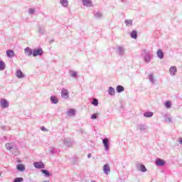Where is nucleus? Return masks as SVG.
I'll use <instances>...</instances> for the list:
<instances>
[{
    "mask_svg": "<svg viewBox=\"0 0 182 182\" xmlns=\"http://www.w3.org/2000/svg\"><path fill=\"white\" fill-rule=\"evenodd\" d=\"M142 56L144 58V62H146V63H150V61L151 60V54H150V53L144 50L142 52Z\"/></svg>",
    "mask_w": 182,
    "mask_h": 182,
    "instance_id": "obj_1",
    "label": "nucleus"
},
{
    "mask_svg": "<svg viewBox=\"0 0 182 182\" xmlns=\"http://www.w3.org/2000/svg\"><path fill=\"white\" fill-rule=\"evenodd\" d=\"M43 55V50L42 48H38L33 50V56L36 58V56H42Z\"/></svg>",
    "mask_w": 182,
    "mask_h": 182,
    "instance_id": "obj_2",
    "label": "nucleus"
},
{
    "mask_svg": "<svg viewBox=\"0 0 182 182\" xmlns=\"http://www.w3.org/2000/svg\"><path fill=\"white\" fill-rule=\"evenodd\" d=\"M0 106L1 109H8L9 107V102L5 99H1L0 100Z\"/></svg>",
    "mask_w": 182,
    "mask_h": 182,
    "instance_id": "obj_3",
    "label": "nucleus"
},
{
    "mask_svg": "<svg viewBox=\"0 0 182 182\" xmlns=\"http://www.w3.org/2000/svg\"><path fill=\"white\" fill-rule=\"evenodd\" d=\"M61 97H63V99H65V100L69 99V90H68V89H65V88L62 89Z\"/></svg>",
    "mask_w": 182,
    "mask_h": 182,
    "instance_id": "obj_4",
    "label": "nucleus"
},
{
    "mask_svg": "<svg viewBox=\"0 0 182 182\" xmlns=\"http://www.w3.org/2000/svg\"><path fill=\"white\" fill-rule=\"evenodd\" d=\"M117 53L119 56H123L124 55V53H126V48H124V47H123V46H119L117 48Z\"/></svg>",
    "mask_w": 182,
    "mask_h": 182,
    "instance_id": "obj_5",
    "label": "nucleus"
},
{
    "mask_svg": "<svg viewBox=\"0 0 182 182\" xmlns=\"http://www.w3.org/2000/svg\"><path fill=\"white\" fill-rule=\"evenodd\" d=\"M102 144L104 145L105 151H109V149H110L109 146V139L108 138L103 139Z\"/></svg>",
    "mask_w": 182,
    "mask_h": 182,
    "instance_id": "obj_6",
    "label": "nucleus"
},
{
    "mask_svg": "<svg viewBox=\"0 0 182 182\" xmlns=\"http://www.w3.org/2000/svg\"><path fill=\"white\" fill-rule=\"evenodd\" d=\"M66 114L69 117H73L74 116H76V109L70 108L67 111Z\"/></svg>",
    "mask_w": 182,
    "mask_h": 182,
    "instance_id": "obj_7",
    "label": "nucleus"
},
{
    "mask_svg": "<svg viewBox=\"0 0 182 182\" xmlns=\"http://www.w3.org/2000/svg\"><path fill=\"white\" fill-rule=\"evenodd\" d=\"M156 166L158 167H163L166 164V161L161 159H156L155 161Z\"/></svg>",
    "mask_w": 182,
    "mask_h": 182,
    "instance_id": "obj_8",
    "label": "nucleus"
},
{
    "mask_svg": "<svg viewBox=\"0 0 182 182\" xmlns=\"http://www.w3.org/2000/svg\"><path fill=\"white\" fill-rule=\"evenodd\" d=\"M82 2L84 6H87V8L93 6V2H92V0H82Z\"/></svg>",
    "mask_w": 182,
    "mask_h": 182,
    "instance_id": "obj_9",
    "label": "nucleus"
},
{
    "mask_svg": "<svg viewBox=\"0 0 182 182\" xmlns=\"http://www.w3.org/2000/svg\"><path fill=\"white\" fill-rule=\"evenodd\" d=\"M24 53L26 56H32V55H33V50L29 47H26L24 49Z\"/></svg>",
    "mask_w": 182,
    "mask_h": 182,
    "instance_id": "obj_10",
    "label": "nucleus"
},
{
    "mask_svg": "<svg viewBox=\"0 0 182 182\" xmlns=\"http://www.w3.org/2000/svg\"><path fill=\"white\" fill-rule=\"evenodd\" d=\"M169 73L171 76H176L177 73V67H176L175 65L171 66L169 68Z\"/></svg>",
    "mask_w": 182,
    "mask_h": 182,
    "instance_id": "obj_11",
    "label": "nucleus"
},
{
    "mask_svg": "<svg viewBox=\"0 0 182 182\" xmlns=\"http://www.w3.org/2000/svg\"><path fill=\"white\" fill-rule=\"evenodd\" d=\"M136 168L137 170L141 171L142 173H146V171H147V168H146V166L141 164H139L136 166Z\"/></svg>",
    "mask_w": 182,
    "mask_h": 182,
    "instance_id": "obj_12",
    "label": "nucleus"
},
{
    "mask_svg": "<svg viewBox=\"0 0 182 182\" xmlns=\"http://www.w3.org/2000/svg\"><path fill=\"white\" fill-rule=\"evenodd\" d=\"M33 166L36 168H45V164L43 162H34Z\"/></svg>",
    "mask_w": 182,
    "mask_h": 182,
    "instance_id": "obj_13",
    "label": "nucleus"
},
{
    "mask_svg": "<svg viewBox=\"0 0 182 182\" xmlns=\"http://www.w3.org/2000/svg\"><path fill=\"white\" fill-rule=\"evenodd\" d=\"M103 171L105 174H107V175L109 174V173H110V166H109L108 164H106L104 165Z\"/></svg>",
    "mask_w": 182,
    "mask_h": 182,
    "instance_id": "obj_14",
    "label": "nucleus"
},
{
    "mask_svg": "<svg viewBox=\"0 0 182 182\" xmlns=\"http://www.w3.org/2000/svg\"><path fill=\"white\" fill-rule=\"evenodd\" d=\"M5 147L6 150L11 151L14 147H15V143L11 142V143H7L5 144Z\"/></svg>",
    "mask_w": 182,
    "mask_h": 182,
    "instance_id": "obj_15",
    "label": "nucleus"
},
{
    "mask_svg": "<svg viewBox=\"0 0 182 182\" xmlns=\"http://www.w3.org/2000/svg\"><path fill=\"white\" fill-rule=\"evenodd\" d=\"M64 144L65 146H67V147H72V144H73V142H72V140L70 139H65L64 140Z\"/></svg>",
    "mask_w": 182,
    "mask_h": 182,
    "instance_id": "obj_16",
    "label": "nucleus"
},
{
    "mask_svg": "<svg viewBox=\"0 0 182 182\" xmlns=\"http://www.w3.org/2000/svg\"><path fill=\"white\" fill-rule=\"evenodd\" d=\"M94 18L96 19H102L103 18V13L97 11L94 14Z\"/></svg>",
    "mask_w": 182,
    "mask_h": 182,
    "instance_id": "obj_17",
    "label": "nucleus"
},
{
    "mask_svg": "<svg viewBox=\"0 0 182 182\" xmlns=\"http://www.w3.org/2000/svg\"><path fill=\"white\" fill-rule=\"evenodd\" d=\"M60 4L64 8H68L69 6V1L68 0H60Z\"/></svg>",
    "mask_w": 182,
    "mask_h": 182,
    "instance_id": "obj_18",
    "label": "nucleus"
},
{
    "mask_svg": "<svg viewBox=\"0 0 182 182\" xmlns=\"http://www.w3.org/2000/svg\"><path fill=\"white\" fill-rule=\"evenodd\" d=\"M6 55L8 58H12L14 56H15V52L12 50H7Z\"/></svg>",
    "mask_w": 182,
    "mask_h": 182,
    "instance_id": "obj_19",
    "label": "nucleus"
},
{
    "mask_svg": "<svg viewBox=\"0 0 182 182\" xmlns=\"http://www.w3.org/2000/svg\"><path fill=\"white\" fill-rule=\"evenodd\" d=\"M16 77H18V79H22L25 77V75H23V73H22V70H18L16 71Z\"/></svg>",
    "mask_w": 182,
    "mask_h": 182,
    "instance_id": "obj_20",
    "label": "nucleus"
},
{
    "mask_svg": "<svg viewBox=\"0 0 182 182\" xmlns=\"http://www.w3.org/2000/svg\"><path fill=\"white\" fill-rule=\"evenodd\" d=\"M107 92L109 93V96H114L116 95V91L114 90V88L112 87H109Z\"/></svg>",
    "mask_w": 182,
    "mask_h": 182,
    "instance_id": "obj_21",
    "label": "nucleus"
},
{
    "mask_svg": "<svg viewBox=\"0 0 182 182\" xmlns=\"http://www.w3.org/2000/svg\"><path fill=\"white\" fill-rule=\"evenodd\" d=\"M156 55L159 59H163L164 58V53L160 49L157 50Z\"/></svg>",
    "mask_w": 182,
    "mask_h": 182,
    "instance_id": "obj_22",
    "label": "nucleus"
},
{
    "mask_svg": "<svg viewBox=\"0 0 182 182\" xmlns=\"http://www.w3.org/2000/svg\"><path fill=\"white\" fill-rule=\"evenodd\" d=\"M149 82H151L152 85H156V81H154V75H153V73H150L149 75Z\"/></svg>",
    "mask_w": 182,
    "mask_h": 182,
    "instance_id": "obj_23",
    "label": "nucleus"
},
{
    "mask_svg": "<svg viewBox=\"0 0 182 182\" xmlns=\"http://www.w3.org/2000/svg\"><path fill=\"white\" fill-rule=\"evenodd\" d=\"M38 32L41 35H43V33H45V27H43V26H38Z\"/></svg>",
    "mask_w": 182,
    "mask_h": 182,
    "instance_id": "obj_24",
    "label": "nucleus"
},
{
    "mask_svg": "<svg viewBox=\"0 0 182 182\" xmlns=\"http://www.w3.org/2000/svg\"><path fill=\"white\" fill-rule=\"evenodd\" d=\"M130 36L132 38V39H137V31L135 30L132 31L131 32Z\"/></svg>",
    "mask_w": 182,
    "mask_h": 182,
    "instance_id": "obj_25",
    "label": "nucleus"
},
{
    "mask_svg": "<svg viewBox=\"0 0 182 182\" xmlns=\"http://www.w3.org/2000/svg\"><path fill=\"white\" fill-rule=\"evenodd\" d=\"M50 102L53 103V105H57V103L59 102V100H58V98H56V97L55 96H51L50 97Z\"/></svg>",
    "mask_w": 182,
    "mask_h": 182,
    "instance_id": "obj_26",
    "label": "nucleus"
},
{
    "mask_svg": "<svg viewBox=\"0 0 182 182\" xmlns=\"http://www.w3.org/2000/svg\"><path fill=\"white\" fill-rule=\"evenodd\" d=\"M153 114L154 113L152 112H146L145 113H144V117H153Z\"/></svg>",
    "mask_w": 182,
    "mask_h": 182,
    "instance_id": "obj_27",
    "label": "nucleus"
},
{
    "mask_svg": "<svg viewBox=\"0 0 182 182\" xmlns=\"http://www.w3.org/2000/svg\"><path fill=\"white\" fill-rule=\"evenodd\" d=\"M69 73H70V76H71V77H74V78L77 77V73H76V71L70 70Z\"/></svg>",
    "mask_w": 182,
    "mask_h": 182,
    "instance_id": "obj_28",
    "label": "nucleus"
},
{
    "mask_svg": "<svg viewBox=\"0 0 182 182\" xmlns=\"http://www.w3.org/2000/svg\"><path fill=\"white\" fill-rule=\"evenodd\" d=\"M117 93H122V92H124V87L122 85H118L117 87Z\"/></svg>",
    "mask_w": 182,
    "mask_h": 182,
    "instance_id": "obj_29",
    "label": "nucleus"
},
{
    "mask_svg": "<svg viewBox=\"0 0 182 182\" xmlns=\"http://www.w3.org/2000/svg\"><path fill=\"white\" fill-rule=\"evenodd\" d=\"M16 168L18 170V171H25V166L23 164L17 165Z\"/></svg>",
    "mask_w": 182,
    "mask_h": 182,
    "instance_id": "obj_30",
    "label": "nucleus"
},
{
    "mask_svg": "<svg viewBox=\"0 0 182 182\" xmlns=\"http://www.w3.org/2000/svg\"><path fill=\"white\" fill-rule=\"evenodd\" d=\"M124 23L127 26H132V25H133V20L132 19L125 20Z\"/></svg>",
    "mask_w": 182,
    "mask_h": 182,
    "instance_id": "obj_31",
    "label": "nucleus"
},
{
    "mask_svg": "<svg viewBox=\"0 0 182 182\" xmlns=\"http://www.w3.org/2000/svg\"><path fill=\"white\" fill-rule=\"evenodd\" d=\"M138 129L141 130V132H146V130H147V127H146V125L140 124L139 125Z\"/></svg>",
    "mask_w": 182,
    "mask_h": 182,
    "instance_id": "obj_32",
    "label": "nucleus"
},
{
    "mask_svg": "<svg viewBox=\"0 0 182 182\" xmlns=\"http://www.w3.org/2000/svg\"><path fill=\"white\" fill-rule=\"evenodd\" d=\"M5 68H6L5 62L0 60V70H5Z\"/></svg>",
    "mask_w": 182,
    "mask_h": 182,
    "instance_id": "obj_33",
    "label": "nucleus"
},
{
    "mask_svg": "<svg viewBox=\"0 0 182 182\" xmlns=\"http://www.w3.org/2000/svg\"><path fill=\"white\" fill-rule=\"evenodd\" d=\"M41 173L45 175V177H50V173L46 169H43L41 170Z\"/></svg>",
    "mask_w": 182,
    "mask_h": 182,
    "instance_id": "obj_34",
    "label": "nucleus"
},
{
    "mask_svg": "<svg viewBox=\"0 0 182 182\" xmlns=\"http://www.w3.org/2000/svg\"><path fill=\"white\" fill-rule=\"evenodd\" d=\"M92 105H93V106H99V100L96 98H93Z\"/></svg>",
    "mask_w": 182,
    "mask_h": 182,
    "instance_id": "obj_35",
    "label": "nucleus"
},
{
    "mask_svg": "<svg viewBox=\"0 0 182 182\" xmlns=\"http://www.w3.org/2000/svg\"><path fill=\"white\" fill-rule=\"evenodd\" d=\"M165 107L166 109H170L171 107V102L167 101L165 102Z\"/></svg>",
    "mask_w": 182,
    "mask_h": 182,
    "instance_id": "obj_36",
    "label": "nucleus"
},
{
    "mask_svg": "<svg viewBox=\"0 0 182 182\" xmlns=\"http://www.w3.org/2000/svg\"><path fill=\"white\" fill-rule=\"evenodd\" d=\"M165 122L166 123H173V119H171V117H166L165 119Z\"/></svg>",
    "mask_w": 182,
    "mask_h": 182,
    "instance_id": "obj_37",
    "label": "nucleus"
},
{
    "mask_svg": "<svg viewBox=\"0 0 182 182\" xmlns=\"http://www.w3.org/2000/svg\"><path fill=\"white\" fill-rule=\"evenodd\" d=\"M91 120H95L96 119H97V114H93L91 117H90Z\"/></svg>",
    "mask_w": 182,
    "mask_h": 182,
    "instance_id": "obj_38",
    "label": "nucleus"
},
{
    "mask_svg": "<svg viewBox=\"0 0 182 182\" xmlns=\"http://www.w3.org/2000/svg\"><path fill=\"white\" fill-rule=\"evenodd\" d=\"M50 150V153H51V154H55V148L53 146H50L49 148Z\"/></svg>",
    "mask_w": 182,
    "mask_h": 182,
    "instance_id": "obj_39",
    "label": "nucleus"
},
{
    "mask_svg": "<svg viewBox=\"0 0 182 182\" xmlns=\"http://www.w3.org/2000/svg\"><path fill=\"white\" fill-rule=\"evenodd\" d=\"M29 14H30V15L35 14V9H30Z\"/></svg>",
    "mask_w": 182,
    "mask_h": 182,
    "instance_id": "obj_40",
    "label": "nucleus"
},
{
    "mask_svg": "<svg viewBox=\"0 0 182 182\" xmlns=\"http://www.w3.org/2000/svg\"><path fill=\"white\" fill-rule=\"evenodd\" d=\"M41 130H42V132H48V129L43 126L41 127Z\"/></svg>",
    "mask_w": 182,
    "mask_h": 182,
    "instance_id": "obj_41",
    "label": "nucleus"
},
{
    "mask_svg": "<svg viewBox=\"0 0 182 182\" xmlns=\"http://www.w3.org/2000/svg\"><path fill=\"white\" fill-rule=\"evenodd\" d=\"M178 143H179L180 144H181V146H182V137H180V138L178 139Z\"/></svg>",
    "mask_w": 182,
    "mask_h": 182,
    "instance_id": "obj_42",
    "label": "nucleus"
},
{
    "mask_svg": "<svg viewBox=\"0 0 182 182\" xmlns=\"http://www.w3.org/2000/svg\"><path fill=\"white\" fill-rule=\"evenodd\" d=\"M77 159H74L73 161V164H76V163L77 162Z\"/></svg>",
    "mask_w": 182,
    "mask_h": 182,
    "instance_id": "obj_43",
    "label": "nucleus"
},
{
    "mask_svg": "<svg viewBox=\"0 0 182 182\" xmlns=\"http://www.w3.org/2000/svg\"><path fill=\"white\" fill-rule=\"evenodd\" d=\"M87 157H88V159H90V157H92V154H88Z\"/></svg>",
    "mask_w": 182,
    "mask_h": 182,
    "instance_id": "obj_44",
    "label": "nucleus"
},
{
    "mask_svg": "<svg viewBox=\"0 0 182 182\" xmlns=\"http://www.w3.org/2000/svg\"><path fill=\"white\" fill-rule=\"evenodd\" d=\"M43 182H49V181H44Z\"/></svg>",
    "mask_w": 182,
    "mask_h": 182,
    "instance_id": "obj_45",
    "label": "nucleus"
},
{
    "mask_svg": "<svg viewBox=\"0 0 182 182\" xmlns=\"http://www.w3.org/2000/svg\"><path fill=\"white\" fill-rule=\"evenodd\" d=\"M1 174H2V173H0V176H1Z\"/></svg>",
    "mask_w": 182,
    "mask_h": 182,
    "instance_id": "obj_46",
    "label": "nucleus"
}]
</instances>
